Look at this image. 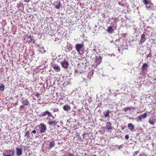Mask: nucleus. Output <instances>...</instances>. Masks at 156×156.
<instances>
[{"mask_svg": "<svg viewBox=\"0 0 156 156\" xmlns=\"http://www.w3.org/2000/svg\"><path fill=\"white\" fill-rule=\"evenodd\" d=\"M84 46L83 44L81 43L80 44H77L75 45L76 49L79 55H83V53H81V51L83 52V48Z\"/></svg>", "mask_w": 156, "mask_h": 156, "instance_id": "1", "label": "nucleus"}, {"mask_svg": "<svg viewBox=\"0 0 156 156\" xmlns=\"http://www.w3.org/2000/svg\"><path fill=\"white\" fill-rule=\"evenodd\" d=\"M15 153L13 150H7L3 151V154L4 156H14Z\"/></svg>", "mask_w": 156, "mask_h": 156, "instance_id": "2", "label": "nucleus"}, {"mask_svg": "<svg viewBox=\"0 0 156 156\" xmlns=\"http://www.w3.org/2000/svg\"><path fill=\"white\" fill-rule=\"evenodd\" d=\"M39 133H42L45 132L46 129L47 127L43 123H41L39 126Z\"/></svg>", "mask_w": 156, "mask_h": 156, "instance_id": "3", "label": "nucleus"}, {"mask_svg": "<svg viewBox=\"0 0 156 156\" xmlns=\"http://www.w3.org/2000/svg\"><path fill=\"white\" fill-rule=\"evenodd\" d=\"M46 115H47L48 117H52L53 119L54 118V117L52 115L51 113L48 111H46L44 112H41L39 116L43 117L46 116Z\"/></svg>", "mask_w": 156, "mask_h": 156, "instance_id": "4", "label": "nucleus"}, {"mask_svg": "<svg viewBox=\"0 0 156 156\" xmlns=\"http://www.w3.org/2000/svg\"><path fill=\"white\" fill-rule=\"evenodd\" d=\"M61 64L62 67L66 69L68 68L69 65L68 62L65 59L61 62Z\"/></svg>", "mask_w": 156, "mask_h": 156, "instance_id": "5", "label": "nucleus"}, {"mask_svg": "<svg viewBox=\"0 0 156 156\" xmlns=\"http://www.w3.org/2000/svg\"><path fill=\"white\" fill-rule=\"evenodd\" d=\"M24 40L26 41L29 44L33 40V38L30 35H27L25 36Z\"/></svg>", "mask_w": 156, "mask_h": 156, "instance_id": "6", "label": "nucleus"}, {"mask_svg": "<svg viewBox=\"0 0 156 156\" xmlns=\"http://www.w3.org/2000/svg\"><path fill=\"white\" fill-rule=\"evenodd\" d=\"M148 122L150 124H154L156 122V119L154 116L151 117L149 120Z\"/></svg>", "mask_w": 156, "mask_h": 156, "instance_id": "7", "label": "nucleus"}, {"mask_svg": "<svg viewBox=\"0 0 156 156\" xmlns=\"http://www.w3.org/2000/svg\"><path fill=\"white\" fill-rule=\"evenodd\" d=\"M106 127L107 129V131L112 130L113 129L112 124L110 122H106Z\"/></svg>", "mask_w": 156, "mask_h": 156, "instance_id": "8", "label": "nucleus"}, {"mask_svg": "<svg viewBox=\"0 0 156 156\" xmlns=\"http://www.w3.org/2000/svg\"><path fill=\"white\" fill-rule=\"evenodd\" d=\"M147 116V114L146 112L144 113L142 115H140L138 117V119L140 121H141L143 119L146 118Z\"/></svg>", "mask_w": 156, "mask_h": 156, "instance_id": "9", "label": "nucleus"}, {"mask_svg": "<svg viewBox=\"0 0 156 156\" xmlns=\"http://www.w3.org/2000/svg\"><path fill=\"white\" fill-rule=\"evenodd\" d=\"M143 2L146 5L147 9L151 8V3L147 0H143Z\"/></svg>", "mask_w": 156, "mask_h": 156, "instance_id": "10", "label": "nucleus"}, {"mask_svg": "<svg viewBox=\"0 0 156 156\" xmlns=\"http://www.w3.org/2000/svg\"><path fill=\"white\" fill-rule=\"evenodd\" d=\"M146 40V38H145V34H143L141 36V39L139 42L140 44H141L142 43H144Z\"/></svg>", "mask_w": 156, "mask_h": 156, "instance_id": "11", "label": "nucleus"}, {"mask_svg": "<svg viewBox=\"0 0 156 156\" xmlns=\"http://www.w3.org/2000/svg\"><path fill=\"white\" fill-rule=\"evenodd\" d=\"M52 66L53 69L55 70L56 71H60V68L59 66L56 64H53L52 65Z\"/></svg>", "mask_w": 156, "mask_h": 156, "instance_id": "12", "label": "nucleus"}, {"mask_svg": "<svg viewBox=\"0 0 156 156\" xmlns=\"http://www.w3.org/2000/svg\"><path fill=\"white\" fill-rule=\"evenodd\" d=\"M16 154L18 156H20L22 154V150L21 148L17 147L16 148Z\"/></svg>", "mask_w": 156, "mask_h": 156, "instance_id": "13", "label": "nucleus"}, {"mask_svg": "<svg viewBox=\"0 0 156 156\" xmlns=\"http://www.w3.org/2000/svg\"><path fill=\"white\" fill-rule=\"evenodd\" d=\"M128 127V129L131 131H133L134 129V126L131 123H129Z\"/></svg>", "mask_w": 156, "mask_h": 156, "instance_id": "14", "label": "nucleus"}, {"mask_svg": "<svg viewBox=\"0 0 156 156\" xmlns=\"http://www.w3.org/2000/svg\"><path fill=\"white\" fill-rule=\"evenodd\" d=\"M101 59L100 57L98 58L96 57L95 59V62L96 64L98 65L101 62Z\"/></svg>", "mask_w": 156, "mask_h": 156, "instance_id": "15", "label": "nucleus"}, {"mask_svg": "<svg viewBox=\"0 0 156 156\" xmlns=\"http://www.w3.org/2000/svg\"><path fill=\"white\" fill-rule=\"evenodd\" d=\"M63 108L65 111L67 112L71 108L69 105H65L63 106Z\"/></svg>", "mask_w": 156, "mask_h": 156, "instance_id": "16", "label": "nucleus"}, {"mask_svg": "<svg viewBox=\"0 0 156 156\" xmlns=\"http://www.w3.org/2000/svg\"><path fill=\"white\" fill-rule=\"evenodd\" d=\"M58 122L56 121H50L48 122V123L49 125H56Z\"/></svg>", "mask_w": 156, "mask_h": 156, "instance_id": "17", "label": "nucleus"}, {"mask_svg": "<svg viewBox=\"0 0 156 156\" xmlns=\"http://www.w3.org/2000/svg\"><path fill=\"white\" fill-rule=\"evenodd\" d=\"M22 103L25 106H28L29 104V102L27 100H24L22 101Z\"/></svg>", "mask_w": 156, "mask_h": 156, "instance_id": "18", "label": "nucleus"}, {"mask_svg": "<svg viewBox=\"0 0 156 156\" xmlns=\"http://www.w3.org/2000/svg\"><path fill=\"white\" fill-rule=\"evenodd\" d=\"M135 108L132 107L131 106H129V107H126L124 109V111L125 112L130 111L131 110H134Z\"/></svg>", "mask_w": 156, "mask_h": 156, "instance_id": "19", "label": "nucleus"}, {"mask_svg": "<svg viewBox=\"0 0 156 156\" xmlns=\"http://www.w3.org/2000/svg\"><path fill=\"white\" fill-rule=\"evenodd\" d=\"M114 31V30L112 29V27L110 26L108 27L107 29V32L109 33H112Z\"/></svg>", "mask_w": 156, "mask_h": 156, "instance_id": "20", "label": "nucleus"}, {"mask_svg": "<svg viewBox=\"0 0 156 156\" xmlns=\"http://www.w3.org/2000/svg\"><path fill=\"white\" fill-rule=\"evenodd\" d=\"M55 145V143L54 141H52L50 143V144L49 146V148H51L54 147Z\"/></svg>", "mask_w": 156, "mask_h": 156, "instance_id": "21", "label": "nucleus"}, {"mask_svg": "<svg viewBox=\"0 0 156 156\" xmlns=\"http://www.w3.org/2000/svg\"><path fill=\"white\" fill-rule=\"evenodd\" d=\"M110 113V112L109 110H107L106 111V113L105 114V113H104V115L105 116V117H109V114Z\"/></svg>", "mask_w": 156, "mask_h": 156, "instance_id": "22", "label": "nucleus"}, {"mask_svg": "<svg viewBox=\"0 0 156 156\" xmlns=\"http://www.w3.org/2000/svg\"><path fill=\"white\" fill-rule=\"evenodd\" d=\"M148 67V66L147 64L146 63H145L143 64L142 66L143 70H144L145 69H146Z\"/></svg>", "mask_w": 156, "mask_h": 156, "instance_id": "23", "label": "nucleus"}, {"mask_svg": "<svg viewBox=\"0 0 156 156\" xmlns=\"http://www.w3.org/2000/svg\"><path fill=\"white\" fill-rule=\"evenodd\" d=\"M61 5V4L60 1L58 2L57 4V5H56L55 6V8L56 9H59Z\"/></svg>", "mask_w": 156, "mask_h": 156, "instance_id": "24", "label": "nucleus"}, {"mask_svg": "<svg viewBox=\"0 0 156 156\" xmlns=\"http://www.w3.org/2000/svg\"><path fill=\"white\" fill-rule=\"evenodd\" d=\"M4 90V85L2 83H0V90L3 91Z\"/></svg>", "mask_w": 156, "mask_h": 156, "instance_id": "25", "label": "nucleus"}, {"mask_svg": "<svg viewBox=\"0 0 156 156\" xmlns=\"http://www.w3.org/2000/svg\"><path fill=\"white\" fill-rule=\"evenodd\" d=\"M100 132L101 134L104 133L105 132V128L104 127H101Z\"/></svg>", "mask_w": 156, "mask_h": 156, "instance_id": "26", "label": "nucleus"}, {"mask_svg": "<svg viewBox=\"0 0 156 156\" xmlns=\"http://www.w3.org/2000/svg\"><path fill=\"white\" fill-rule=\"evenodd\" d=\"M30 133L29 131H27L25 135V136H26V137L28 138H29L30 137Z\"/></svg>", "mask_w": 156, "mask_h": 156, "instance_id": "27", "label": "nucleus"}, {"mask_svg": "<svg viewBox=\"0 0 156 156\" xmlns=\"http://www.w3.org/2000/svg\"><path fill=\"white\" fill-rule=\"evenodd\" d=\"M59 110V109L58 108H54L53 109V112H58V111Z\"/></svg>", "mask_w": 156, "mask_h": 156, "instance_id": "28", "label": "nucleus"}, {"mask_svg": "<svg viewBox=\"0 0 156 156\" xmlns=\"http://www.w3.org/2000/svg\"><path fill=\"white\" fill-rule=\"evenodd\" d=\"M139 151H135L133 153V155L134 156H135V155H137V154H138V153H139Z\"/></svg>", "mask_w": 156, "mask_h": 156, "instance_id": "29", "label": "nucleus"}, {"mask_svg": "<svg viewBox=\"0 0 156 156\" xmlns=\"http://www.w3.org/2000/svg\"><path fill=\"white\" fill-rule=\"evenodd\" d=\"M74 155L73 154L70 153H69L68 154V156H74Z\"/></svg>", "mask_w": 156, "mask_h": 156, "instance_id": "30", "label": "nucleus"}, {"mask_svg": "<svg viewBox=\"0 0 156 156\" xmlns=\"http://www.w3.org/2000/svg\"><path fill=\"white\" fill-rule=\"evenodd\" d=\"M129 137L128 135H126L125 136V138L126 139H128L129 138Z\"/></svg>", "mask_w": 156, "mask_h": 156, "instance_id": "31", "label": "nucleus"}, {"mask_svg": "<svg viewBox=\"0 0 156 156\" xmlns=\"http://www.w3.org/2000/svg\"><path fill=\"white\" fill-rule=\"evenodd\" d=\"M24 106L25 105H21L20 106V108H24Z\"/></svg>", "mask_w": 156, "mask_h": 156, "instance_id": "32", "label": "nucleus"}, {"mask_svg": "<svg viewBox=\"0 0 156 156\" xmlns=\"http://www.w3.org/2000/svg\"><path fill=\"white\" fill-rule=\"evenodd\" d=\"M36 133V131L35 130H33L32 131V133L33 134H35Z\"/></svg>", "mask_w": 156, "mask_h": 156, "instance_id": "33", "label": "nucleus"}, {"mask_svg": "<svg viewBox=\"0 0 156 156\" xmlns=\"http://www.w3.org/2000/svg\"><path fill=\"white\" fill-rule=\"evenodd\" d=\"M24 1L25 2H29L30 0H24Z\"/></svg>", "mask_w": 156, "mask_h": 156, "instance_id": "34", "label": "nucleus"}, {"mask_svg": "<svg viewBox=\"0 0 156 156\" xmlns=\"http://www.w3.org/2000/svg\"><path fill=\"white\" fill-rule=\"evenodd\" d=\"M39 94L38 93H37L36 94V96L37 97V98L39 97Z\"/></svg>", "mask_w": 156, "mask_h": 156, "instance_id": "35", "label": "nucleus"}, {"mask_svg": "<svg viewBox=\"0 0 156 156\" xmlns=\"http://www.w3.org/2000/svg\"><path fill=\"white\" fill-rule=\"evenodd\" d=\"M124 129V127H123V128H122V129Z\"/></svg>", "mask_w": 156, "mask_h": 156, "instance_id": "36", "label": "nucleus"}, {"mask_svg": "<svg viewBox=\"0 0 156 156\" xmlns=\"http://www.w3.org/2000/svg\"><path fill=\"white\" fill-rule=\"evenodd\" d=\"M147 156V155H145V156Z\"/></svg>", "mask_w": 156, "mask_h": 156, "instance_id": "37", "label": "nucleus"}]
</instances>
